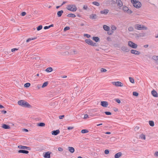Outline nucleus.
<instances>
[{"label":"nucleus","mask_w":158,"mask_h":158,"mask_svg":"<svg viewBox=\"0 0 158 158\" xmlns=\"http://www.w3.org/2000/svg\"><path fill=\"white\" fill-rule=\"evenodd\" d=\"M131 53L135 55H139L140 54L139 52L134 50H131Z\"/></svg>","instance_id":"nucleus-11"},{"label":"nucleus","mask_w":158,"mask_h":158,"mask_svg":"<svg viewBox=\"0 0 158 158\" xmlns=\"http://www.w3.org/2000/svg\"><path fill=\"white\" fill-rule=\"evenodd\" d=\"M66 3V2H63L62 3V4H61V6L63 5L64 4Z\"/></svg>","instance_id":"nucleus-59"},{"label":"nucleus","mask_w":158,"mask_h":158,"mask_svg":"<svg viewBox=\"0 0 158 158\" xmlns=\"http://www.w3.org/2000/svg\"><path fill=\"white\" fill-rule=\"evenodd\" d=\"M70 28L69 27H66L64 28V31H65L67 30H69Z\"/></svg>","instance_id":"nucleus-43"},{"label":"nucleus","mask_w":158,"mask_h":158,"mask_svg":"<svg viewBox=\"0 0 158 158\" xmlns=\"http://www.w3.org/2000/svg\"><path fill=\"white\" fill-rule=\"evenodd\" d=\"M105 133L107 134H110V132H106Z\"/></svg>","instance_id":"nucleus-60"},{"label":"nucleus","mask_w":158,"mask_h":158,"mask_svg":"<svg viewBox=\"0 0 158 158\" xmlns=\"http://www.w3.org/2000/svg\"><path fill=\"white\" fill-rule=\"evenodd\" d=\"M138 93L136 92H133V95L135 96H137L138 95Z\"/></svg>","instance_id":"nucleus-39"},{"label":"nucleus","mask_w":158,"mask_h":158,"mask_svg":"<svg viewBox=\"0 0 158 158\" xmlns=\"http://www.w3.org/2000/svg\"><path fill=\"white\" fill-rule=\"evenodd\" d=\"M149 124L151 127H153L154 126V122L152 120L149 121Z\"/></svg>","instance_id":"nucleus-23"},{"label":"nucleus","mask_w":158,"mask_h":158,"mask_svg":"<svg viewBox=\"0 0 158 158\" xmlns=\"http://www.w3.org/2000/svg\"><path fill=\"white\" fill-rule=\"evenodd\" d=\"M131 1L135 7L139 8L141 7V4L138 0H131Z\"/></svg>","instance_id":"nucleus-3"},{"label":"nucleus","mask_w":158,"mask_h":158,"mask_svg":"<svg viewBox=\"0 0 158 158\" xmlns=\"http://www.w3.org/2000/svg\"><path fill=\"white\" fill-rule=\"evenodd\" d=\"M2 112H3L4 114H6V111L5 110L2 111Z\"/></svg>","instance_id":"nucleus-58"},{"label":"nucleus","mask_w":158,"mask_h":158,"mask_svg":"<svg viewBox=\"0 0 158 158\" xmlns=\"http://www.w3.org/2000/svg\"><path fill=\"white\" fill-rule=\"evenodd\" d=\"M103 28L106 31H108L110 30V27L106 25H103Z\"/></svg>","instance_id":"nucleus-18"},{"label":"nucleus","mask_w":158,"mask_h":158,"mask_svg":"<svg viewBox=\"0 0 158 158\" xmlns=\"http://www.w3.org/2000/svg\"><path fill=\"white\" fill-rule=\"evenodd\" d=\"M69 152L72 153H73L74 152V148L73 147H69Z\"/></svg>","instance_id":"nucleus-21"},{"label":"nucleus","mask_w":158,"mask_h":158,"mask_svg":"<svg viewBox=\"0 0 158 158\" xmlns=\"http://www.w3.org/2000/svg\"><path fill=\"white\" fill-rule=\"evenodd\" d=\"M126 12L128 14H131L132 13V11L128 9Z\"/></svg>","instance_id":"nucleus-44"},{"label":"nucleus","mask_w":158,"mask_h":158,"mask_svg":"<svg viewBox=\"0 0 158 158\" xmlns=\"http://www.w3.org/2000/svg\"><path fill=\"white\" fill-rule=\"evenodd\" d=\"M88 118V114H85V115L84 117V119H86V118Z\"/></svg>","instance_id":"nucleus-53"},{"label":"nucleus","mask_w":158,"mask_h":158,"mask_svg":"<svg viewBox=\"0 0 158 158\" xmlns=\"http://www.w3.org/2000/svg\"><path fill=\"white\" fill-rule=\"evenodd\" d=\"M111 28L112 30L114 31L117 28L115 26L112 25L111 26Z\"/></svg>","instance_id":"nucleus-37"},{"label":"nucleus","mask_w":158,"mask_h":158,"mask_svg":"<svg viewBox=\"0 0 158 158\" xmlns=\"http://www.w3.org/2000/svg\"><path fill=\"white\" fill-rule=\"evenodd\" d=\"M135 27L136 29L139 30H142L147 28L146 27L143 26V25L139 24L136 25Z\"/></svg>","instance_id":"nucleus-5"},{"label":"nucleus","mask_w":158,"mask_h":158,"mask_svg":"<svg viewBox=\"0 0 158 158\" xmlns=\"http://www.w3.org/2000/svg\"><path fill=\"white\" fill-rule=\"evenodd\" d=\"M48 84V82L47 81L45 82L42 85V88H43L46 86Z\"/></svg>","instance_id":"nucleus-29"},{"label":"nucleus","mask_w":158,"mask_h":158,"mask_svg":"<svg viewBox=\"0 0 158 158\" xmlns=\"http://www.w3.org/2000/svg\"><path fill=\"white\" fill-rule=\"evenodd\" d=\"M128 44L129 47L133 48H136L138 46L137 44L131 41L128 42Z\"/></svg>","instance_id":"nucleus-4"},{"label":"nucleus","mask_w":158,"mask_h":158,"mask_svg":"<svg viewBox=\"0 0 158 158\" xmlns=\"http://www.w3.org/2000/svg\"><path fill=\"white\" fill-rule=\"evenodd\" d=\"M101 105L103 107H107L108 105V103L106 101H102L101 102Z\"/></svg>","instance_id":"nucleus-8"},{"label":"nucleus","mask_w":158,"mask_h":158,"mask_svg":"<svg viewBox=\"0 0 158 158\" xmlns=\"http://www.w3.org/2000/svg\"><path fill=\"white\" fill-rule=\"evenodd\" d=\"M42 28V25H40L37 28V29L38 31H39L40 30H41Z\"/></svg>","instance_id":"nucleus-38"},{"label":"nucleus","mask_w":158,"mask_h":158,"mask_svg":"<svg viewBox=\"0 0 158 158\" xmlns=\"http://www.w3.org/2000/svg\"><path fill=\"white\" fill-rule=\"evenodd\" d=\"M36 39V38H29L27 40H26V42H29V41L31 40H35V39Z\"/></svg>","instance_id":"nucleus-35"},{"label":"nucleus","mask_w":158,"mask_h":158,"mask_svg":"<svg viewBox=\"0 0 158 158\" xmlns=\"http://www.w3.org/2000/svg\"><path fill=\"white\" fill-rule=\"evenodd\" d=\"M49 28V26H46L44 27V29H48Z\"/></svg>","instance_id":"nucleus-57"},{"label":"nucleus","mask_w":158,"mask_h":158,"mask_svg":"<svg viewBox=\"0 0 158 158\" xmlns=\"http://www.w3.org/2000/svg\"><path fill=\"white\" fill-rule=\"evenodd\" d=\"M64 11L63 10H61L58 11L57 12V15L58 17H60L61 16L62 14L63 13Z\"/></svg>","instance_id":"nucleus-16"},{"label":"nucleus","mask_w":158,"mask_h":158,"mask_svg":"<svg viewBox=\"0 0 158 158\" xmlns=\"http://www.w3.org/2000/svg\"><path fill=\"white\" fill-rule=\"evenodd\" d=\"M2 127L5 129H10V127L9 126L6 125V124H3L2 125Z\"/></svg>","instance_id":"nucleus-15"},{"label":"nucleus","mask_w":158,"mask_h":158,"mask_svg":"<svg viewBox=\"0 0 158 158\" xmlns=\"http://www.w3.org/2000/svg\"><path fill=\"white\" fill-rule=\"evenodd\" d=\"M67 9L72 11H76L77 10V7L75 5L70 4L68 5L66 7Z\"/></svg>","instance_id":"nucleus-2"},{"label":"nucleus","mask_w":158,"mask_h":158,"mask_svg":"<svg viewBox=\"0 0 158 158\" xmlns=\"http://www.w3.org/2000/svg\"><path fill=\"white\" fill-rule=\"evenodd\" d=\"M155 155L156 156H158V152H155Z\"/></svg>","instance_id":"nucleus-56"},{"label":"nucleus","mask_w":158,"mask_h":158,"mask_svg":"<svg viewBox=\"0 0 158 158\" xmlns=\"http://www.w3.org/2000/svg\"><path fill=\"white\" fill-rule=\"evenodd\" d=\"M122 50L124 52H127L129 51V49L126 47H123L122 48Z\"/></svg>","instance_id":"nucleus-17"},{"label":"nucleus","mask_w":158,"mask_h":158,"mask_svg":"<svg viewBox=\"0 0 158 158\" xmlns=\"http://www.w3.org/2000/svg\"><path fill=\"white\" fill-rule=\"evenodd\" d=\"M109 151L108 150H106L105 151V154H109Z\"/></svg>","instance_id":"nucleus-48"},{"label":"nucleus","mask_w":158,"mask_h":158,"mask_svg":"<svg viewBox=\"0 0 158 158\" xmlns=\"http://www.w3.org/2000/svg\"><path fill=\"white\" fill-rule=\"evenodd\" d=\"M118 103H120V101L119 99H117L115 100Z\"/></svg>","instance_id":"nucleus-52"},{"label":"nucleus","mask_w":158,"mask_h":158,"mask_svg":"<svg viewBox=\"0 0 158 158\" xmlns=\"http://www.w3.org/2000/svg\"><path fill=\"white\" fill-rule=\"evenodd\" d=\"M88 8V7L86 5H84L83 6V9L85 10H86Z\"/></svg>","instance_id":"nucleus-49"},{"label":"nucleus","mask_w":158,"mask_h":158,"mask_svg":"<svg viewBox=\"0 0 158 158\" xmlns=\"http://www.w3.org/2000/svg\"><path fill=\"white\" fill-rule=\"evenodd\" d=\"M73 52L74 53V54H76V53H77V51H76L75 50H73Z\"/></svg>","instance_id":"nucleus-61"},{"label":"nucleus","mask_w":158,"mask_h":158,"mask_svg":"<svg viewBox=\"0 0 158 158\" xmlns=\"http://www.w3.org/2000/svg\"><path fill=\"white\" fill-rule=\"evenodd\" d=\"M53 69L51 67H48L46 69V71L47 72H51L52 71Z\"/></svg>","instance_id":"nucleus-24"},{"label":"nucleus","mask_w":158,"mask_h":158,"mask_svg":"<svg viewBox=\"0 0 158 158\" xmlns=\"http://www.w3.org/2000/svg\"><path fill=\"white\" fill-rule=\"evenodd\" d=\"M89 131L87 130L86 129H83L81 130V132L82 133H87Z\"/></svg>","instance_id":"nucleus-31"},{"label":"nucleus","mask_w":158,"mask_h":158,"mask_svg":"<svg viewBox=\"0 0 158 158\" xmlns=\"http://www.w3.org/2000/svg\"><path fill=\"white\" fill-rule=\"evenodd\" d=\"M93 40L95 41L96 42H98L99 40V39L98 37H94L93 38Z\"/></svg>","instance_id":"nucleus-25"},{"label":"nucleus","mask_w":158,"mask_h":158,"mask_svg":"<svg viewBox=\"0 0 158 158\" xmlns=\"http://www.w3.org/2000/svg\"><path fill=\"white\" fill-rule=\"evenodd\" d=\"M109 12V10L107 9H105L100 11V13L102 14L106 15Z\"/></svg>","instance_id":"nucleus-14"},{"label":"nucleus","mask_w":158,"mask_h":158,"mask_svg":"<svg viewBox=\"0 0 158 158\" xmlns=\"http://www.w3.org/2000/svg\"><path fill=\"white\" fill-rule=\"evenodd\" d=\"M85 42L88 44L93 46H95L96 45L95 43H94L91 40L89 39L85 40Z\"/></svg>","instance_id":"nucleus-6"},{"label":"nucleus","mask_w":158,"mask_h":158,"mask_svg":"<svg viewBox=\"0 0 158 158\" xmlns=\"http://www.w3.org/2000/svg\"><path fill=\"white\" fill-rule=\"evenodd\" d=\"M18 147L19 148H20V149H27V148H28V147H27L26 146H21V145L19 146H18Z\"/></svg>","instance_id":"nucleus-27"},{"label":"nucleus","mask_w":158,"mask_h":158,"mask_svg":"<svg viewBox=\"0 0 158 158\" xmlns=\"http://www.w3.org/2000/svg\"><path fill=\"white\" fill-rule=\"evenodd\" d=\"M116 2L118 6L121 7L123 6V3L120 0H116Z\"/></svg>","instance_id":"nucleus-13"},{"label":"nucleus","mask_w":158,"mask_h":158,"mask_svg":"<svg viewBox=\"0 0 158 158\" xmlns=\"http://www.w3.org/2000/svg\"><path fill=\"white\" fill-rule=\"evenodd\" d=\"M128 9V8L126 6H123V10L124 12H126L127 11Z\"/></svg>","instance_id":"nucleus-30"},{"label":"nucleus","mask_w":158,"mask_h":158,"mask_svg":"<svg viewBox=\"0 0 158 158\" xmlns=\"http://www.w3.org/2000/svg\"><path fill=\"white\" fill-rule=\"evenodd\" d=\"M45 123H40L38 125V126L40 127H44L45 126Z\"/></svg>","instance_id":"nucleus-34"},{"label":"nucleus","mask_w":158,"mask_h":158,"mask_svg":"<svg viewBox=\"0 0 158 158\" xmlns=\"http://www.w3.org/2000/svg\"><path fill=\"white\" fill-rule=\"evenodd\" d=\"M60 132V131L59 130H57L56 131H52V135H56L59 133Z\"/></svg>","instance_id":"nucleus-12"},{"label":"nucleus","mask_w":158,"mask_h":158,"mask_svg":"<svg viewBox=\"0 0 158 158\" xmlns=\"http://www.w3.org/2000/svg\"><path fill=\"white\" fill-rule=\"evenodd\" d=\"M96 15H92L90 16V18L92 19H95L96 18Z\"/></svg>","instance_id":"nucleus-26"},{"label":"nucleus","mask_w":158,"mask_h":158,"mask_svg":"<svg viewBox=\"0 0 158 158\" xmlns=\"http://www.w3.org/2000/svg\"><path fill=\"white\" fill-rule=\"evenodd\" d=\"M18 104L22 106L29 108L31 107V106L28 102L23 100L19 101L18 102Z\"/></svg>","instance_id":"nucleus-1"},{"label":"nucleus","mask_w":158,"mask_h":158,"mask_svg":"<svg viewBox=\"0 0 158 158\" xmlns=\"http://www.w3.org/2000/svg\"><path fill=\"white\" fill-rule=\"evenodd\" d=\"M144 47L146 48H147L148 47V45H146L144 46Z\"/></svg>","instance_id":"nucleus-62"},{"label":"nucleus","mask_w":158,"mask_h":158,"mask_svg":"<svg viewBox=\"0 0 158 158\" xmlns=\"http://www.w3.org/2000/svg\"><path fill=\"white\" fill-rule=\"evenodd\" d=\"M84 36H86L88 38H89L90 37V35L87 34H84Z\"/></svg>","instance_id":"nucleus-46"},{"label":"nucleus","mask_w":158,"mask_h":158,"mask_svg":"<svg viewBox=\"0 0 158 158\" xmlns=\"http://www.w3.org/2000/svg\"><path fill=\"white\" fill-rule=\"evenodd\" d=\"M152 59H153L155 60H158V56H153L152 57Z\"/></svg>","instance_id":"nucleus-32"},{"label":"nucleus","mask_w":158,"mask_h":158,"mask_svg":"<svg viewBox=\"0 0 158 158\" xmlns=\"http://www.w3.org/2000/svg\"><path fill=\"white\" fill-rule=\"evenodd\" d=\"M58 150L60 151H63V149L62 148H58Z\"/></svg>","instance_id":"nucleus-54"},{"label":"nucleus","mask_w":158,"mask_h":158,"mask_svg":"<svg viewBox=\"0 0 158 158\" xmlns=\"http://www.w3.org/2000/svg\"><path fill=\"white\" fill-rule=\"evenodd\" d=\"M50 152H45L44 157L45 158H50Z\"/></svg>","instance_id":"nucleus-10"},{"label":"nucleus","mask_w":158,"mask_h":158,"mask_svg":"<svg viewBox=\"0 0 158 158\" xmlns=\"http://www.w3.org/2000/svg\"><path fill=\"white\" fill-rule=\"evenodd\" d=\"M140 137L142 139H145V136L144 135H142L140 136Z\"/></svg>","instance_id":"nucleus-41"},{"label":"nucleus","mask_w":158,"mask_h":158,"mask_svg":"<svg viewBox=\"0 0 158 158\" xmlns=\"http://www.w3.org/2000/svg\"><path fill=\"white\" fill-rule=\"evenodd\" d=\"M18 50V48H12L11 49V51L12 52H15V51H17Z\"/></svg>","instance_id":"nucleus-40"},{"label":"nucleus","mask_w":158,"mask_h":158,"mask_svg":"<svg viewBox=\"0 0 158 158\" xmlns=\"http://www.w3.org/2000/svg\"><path fill=\"white\" fill-rule=\"evenodd\" d=\"M121 155L122 153L121 152L118 153L115 155L114 157L115 158H118L121 156Z\"/></svg>","instance_id":"nucleus-19"},{"label":"nucleus","mask_w":158,"mask_h":158,"mask_svg":"<svg viewBox=\"0 0 158 158\" xmlns=\"http://www.w3.org/2000/svg\"><path fill=\"white\" fill-rule=\"evenodd\" d=\"M21 15L22 16H24L26 15V13L25 12H23L21 13Z\"/></svg>","instance_id":"nucleus-51"},{"label":"nucleus","mask_w":158,"mask_h":158,"mask_svg":"<svg viewBox=\"0 0 158 158\" xmlns=\"http://www.w3.org/2000/svg\"><path fill=\"white\" fill-rule=\"evenodd\" d=\"M112 83L113 85L117 87H122L123 86V84L120 81L114 82H112Z\"/></svg>","instance_id":"nucleus-7"},{"label":"nucleus","mask_w":158,"mask_h":158,"mask_svg":"<svg viewBox=\"0 0 158 158\" xmlns=\"http://www.w3.org/2000/svg\"><path fill=\"white\" fill-rule=\"evenodd\" d=\"M4 108V107L2 105H0V108Z\"/></svg>","instance_id":"nucleus-63"},{"label":"nucleus","mask_w":158,"mask_h":158,"mask_svg":"<svg viewBox=\"0 0 158 158\" xmlns=\"http://www.w3.org/2000/svg\"><path fill=\"white\" fill-rule=\"evenodd\" d=\"M67 16L68 17L75 18L76 17V15L75 14H69L67 15Z\"/></svg>","instance_id":"nucleus-22"},{"label":"nucleus","mask_w":158,"mask_h":158,"mask_svg":"<svg viewBox=\"0 0 158 158\" xmlns=\"http://www.w3.org/2000/svg\"><path fill=\"white\" fill-rule=\"evenodd\" d=\"M128 30L130 31H131L133 30V28L132 27H130L128 28Z\"/></svg>","instance_id":"nucleus-47"},{"label":"nucleus","mask_w":158,"mask_h":158,"mask_svg":"<svg viewBox=\"0 0 158 158\" xmlns=\"http://www.w3.org/2000/svg\"><path fill=\"white\" fill-rule=\"evenodd\" d=\"M74 127H68V130H72L73 128Z\"/></svg>","instance_id":"nucleus-50"},{"label":"nucleus","mask_w":158,"mask_h":158,"mask_svg":"<svg viewBox=\"0 0 158 158\" xmlns=\"http://www.w3.org/2000/svg\"><path fill=\"white\" fill-rule=\"evenodd\" d=\"M19 153H23L27 154L29 152L26 150H19L18 151Z\"/></svg>","instance_id":"nucleus-20"},{"label":"nucleus","mask_w":158,"mask_h":158,"mask_svg":"<svg viewBox=\"0 0 158 158\" xmlns=\"http://www.w3.org/2000/svg\"><path fill=\"white\" fill-rule=\"evenodd\" d=\"M105 113L107 115H110L111 114V113L110 112L106 111L105 112Z\"/></svg>","instance_id":"nucleus-42"},{"label":"nucleus","mask_w":158,"mask_h":158,"mask_svg":"<svg viewBox=\"0 0 158 158\" xmlns=\"http://www.w3.org/2000/svg\"><path fill=\"white\" fill-rule=\"evenodd\" d=\"M151 94L152 95L155 97L157 98L158 97V94L157 92L154 89L151 91Z\"/></svg>","instance_id":"nucleus-9"},{"label":"nucleus","mask_w":158,"mask_h":158,"mask_svg":"<svg viewBox=\"0 0 158 158\" xmlns=\"http://www.w3.org/2000/svg\"><path fill=\"white\" fill-rule=\"evenodd\" d=\"M92 3L97 6H99L100 5V4L99 2H92Z\"/></svg>","instance_id":"nucleus-28"},{"label":"nucleus","mask_w":158,"mask_h":158,"mask_svg":"<svg viewBox=\"0 0 158 158\" xmlns=\"http://www.w3.org/2000/svg\"><path fill=\"white\" fill-rule=\"evenodd\" d=\"M106 70L103 68H102L101 69V71L102 72H105L106 71Z\"/></svg>","instance_id":"nucleus-45"},{"label":"nucleus","mask_w":158,"mask_h":158,"mask_svg":"<svg viewBox=\"0 0 158 158\" xmlns=\"http://www.w3.org/2000/svg\"><path fill=\"white\" fill-rule=\"evenodd\" d=\"M25 131H26V132H27L28 131V130L27 129H24V130H23Z\"/></svg>","instance_id":"nucleus-64"},{"label":"nucleus","mask_w":158,"mask_h":158,"mask_svg":"<svg viewBox=\"0 0 158 158\" xmlns=\"http://www.w3.org/2000/svg\"><path fill=\"white\" fill-rule=\"evenodd\" d=\"M64 117V115H61L59 116V118L60 119H62Z\"/></svg>","instance_id":"nucleus-55"},{"label":"nucleus","mask_w":158,"mask_h":158,"mask_svg":"<svg viewBox=\"0 0 158 158\" xmlns=\"http://www.w3.org/2000/svg\"><path fill=\"white\" fill-rule=\"evenodd\" d=\"M30 85V84L29 83H27L24 84V87H28Z\"/></svg>","instance_id":"nucleus-36"},{"label":"nucleus","mask_w":158,"mask_h":158,"mask_svg":"<svg viewBox=\"0 0 158 158\" xmlns=\"http://www.w3.org/2000/svg\"><path fill=\"white\" fill-rule=\"evenodd\" d=\"M129 80L132 83H134V80L133 78L132 77H129Z\"/></svg>","instance_id":"nucleus-33"}]
</instances>
